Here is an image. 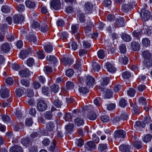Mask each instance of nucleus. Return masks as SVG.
Wrapping results in <instances>:
<instances>
[{
    "instance_id": "obj_1",
    "label": "nucleus",
    "mask_w": 152,
    "mask_h": 152,
    "mask_svg": "<svg viewBox=\"0 0 152 152\" xmlns=\"http://www.w3.org/2000/svg\"><path fill=\"white\" fill-rule=\"evenodd\" d=\"M126 132L122 129H119L116 131L114 134V137L117 141H120L122 138H125Z\"/></svg>"
},
{
    "instance_id": "obj_2",
    "label": "nucleus",
    "mask_w": 152,
    "mask_h": 152,
    "mask_svg": "<svg viewBox=\"0 0 152 152\" xmlns=\"http://www.w3.org/2000/svg\"><path fill=\"white\" fill-rule=\"evenodd\" d=\"M137 4L135 2H133L132 4L129 2L125 3L122 5L121 10L124 12H128L131 11V9L133 8L134 6H135Z\"/></svg>"
},
{
    "instance_id": "obj_3",
    "label": "nucleus",
    "mask_w": 152,
    "mask_h": 152,
    "mask_svg": "<svg viewBox=\"0 0 152 152\" xmlns=\"http://www.w3.org/2000/svg\"><path fill=\"white\" fill-rule=\"evenodd\" d=\"M37 105V108L39 111H44L47 107V104L45 101L42 99L38 100Z\"/></svg>"
},
{
    "instance_id": "obj_4",
    "label": "nucleus",
    "mask_w": 152,
    "mask_h": 152,
    "mask_svg": "<svg viewBox=\"0 0 152 152\" xmlns=\"http://www.w3.org/2000/svg\"><path fill=\"white\" fill-rule=\"evenodd\" d=\"M12 46L11 45L7 42H5L2 44L0 47L1 51L5 53H7L10 50Z\"/></svg>"
},
{
    "instance_id": "obj_5",
    "label": "nucleus",
    "mask_w": 152,
    "mask_h": 152,
    "mask_svg": "<svg viewBox=\"0 0 152 152\" xmlns=\"http://www.w3.org/2000/svg\"><path fill=\"white\" fill-rule=\"evenodd\" d=\"M94 23L91 21H87L86 26L84 27L85 33L87 35H88L91 31L92 28L94 26Z\"/></svg>"
},
{
    "instance_id": "obj_6",
    "label": "nucleus",
    "mask_w": 152,
    "mask_h": 152,
    "mask_svg": "<svg viewBox=\"0 0 152 152\" xmlns=\"http://www.w3.org/2000/svg\"><path fill=\"white\" fill-rule=\"evenodd\" d=\"M140 15L142 19L144 20H147L150 16V12L148 10L143 9L141 10Z\"/></svg>"
},
{
    "instance_id": "obj_7",
    "label": "nucleus",
    "mask_w": 152,
    "mask_h": 152,
    "mask_svg": "<svg viewBox=\"0 0 152 152\" xmlns=\"http://www.w3.org/2000/svg\"><path fill=\"white\" fill-rule=\"evenodd\" d=\"M55 124L54 122L50 121L46 124V130L48 132L52 134L55 129Z\"/></svg>"
},
{
    "instance_id": "obj_8",
    "label": "nucleus",
    "mask_w": 152,
    "mask_h": 152,
    "mask_svg": "<svg viewBox=\"0 0 152 152\" xmlns=\"http://www.w3.org/2000/svg\"><path fill=\"white\" fill-rule=\"evenodd\" d=\"M86 77V83L89 87L93 86L94 85L95 79L92 76L87 75Z\"/></svg>"
},
{
    "instance_id": "obj_9",
    "label": "nucleus",
    "mask_w": 152,
    "mask_h": 152,
    "mask_svg": "<svg viewBox=\"0 0 152 152\" xmlns=\"http://www.w3.org/2000/svg\"><path fill=\"white\" fill-rule=\"evenodd\" d=\"M13 20L15 23H21L24 20V17L21 15H15L13 16Z\"/></svg>"
},
{
    "instance_id": "obj_10",
    "label": "nucleus",
    "mask_w": 152,
    "mask_h": 152,
    "mask_svg": "<svg viewBox=\"0 0 152 152\" xmlns=\"http://www.w3.org/2000/svg\"><path fill=\"white\" fill-rule=\"evenodd\" d=\"M109 81V78L108 77H106L103 78L101 85L98 87L99 89L102 91H103L105 89V87H104L107 85Z\"/></svg>"
},
{
    "instance_id": "obj_11",
    "label": "nucleus",
    "mask_w": 152,
    "mask_h": 152,
    "mask_svg": "<svg viewBox=\"0 0 152 152\" xmlns=\"http://www.w3.org/2000/svg\"><path fill=\"white\" fill-rule=\"evenodd\" d=\"M51 7L55 10H58L61 7V2L60 0H53L51 2Z\"/></svg>"
},
{
    "instance_id": "obj_12",
    "label": "nucleus",
    "mask_w": 152,
    "mask_h": 152,
    "mask_svg": "<svg viewBox=\"0 0 152 152\" xmlns=\"http://www.w3.org/2000/svg\"><path fill=\"white\" fill-rule=\"evenodd\" d=\"M96 145L94 142L91 141L88 142L85 145V149L88 151L94 149Z\"/></svg>"
},
{
    "instance_id": "obj_13",
    "label": "nucleus",
    "mask_w": 152,
    "mask_h": 152,
    "mask_svg": "<svg viewBox=\"0 0 152 152\" xmlns=\"http://www.w3.org/2000/svg\"><path fill=\"white\" fill-rule=\"evenodd\" d=\"M118 61L120 64L126 65L128 62V59L126 56L124 55H121L119 56Z\"/></svg>"
},
{
    "instance_id": "obj_14",
    "label": "nucleus",
    "mask_w": 152,
    "mask_h": 152,
    "mask_svg": "<svg viewBox=\"0 0 152 152\" xmlns=\"http://www.w3.org/2000/svg\"><path fill=\"white\" fill-rule=\"evenodd\" d=\"M9 91L8 90L4 87L2 88L0 91L1 96L3 98L9 96Z\"/></svg>"
},
{
    "instance_id": "obj_15",
    "label": "nucleus",
    "mask_w": 152,
    "mask_h": 152,
    "mask_svg": "<svg viewBox=\"0 0 152 152\" xmlns=\"http://www.w3.org/2000/svg\"><path fill=\"white\" fill-rule=\"evenodd\" d=\"M115 24L119 27H123L124 25V19L123 18H118L115 20Z\"/></svg>"
},
{
    "instance_id": "obj_16",
    "label": "nucleus",
    "mask_w": 152,
    "mask_h": 152,
    "mask_svg": "<svg viewBox=\"0 0 152 152\" xmlns=\"http://www.w3.org/2000/svg\"><path fill=\"white\" fill-rule=\"evenodd\" d=\"M84 6V10L86 13L88 14L91 12L93 6L91 3L89 2L86 3Z\"/></svg>"
},
{
    "instance_id": "obj_17",
    "label": "nucleus",
    "mask_w": 152,
    "mask_h": 152,
    "mask_svg": "<svg viewBox=\"0 0 152 152\" xmlns=\"http://www.w3.org/2000/svg\"><path fill=\"white\" fill-rule=\"evenodd\" d=\"M100 68V65L94 61L92 62L91 70L93 72H98Z\"/></svg>"
},
{
    "instance_id": "obj_18",
    "label": "nucleus",
    "mask_w": 152,
    "mask_h": 152,
    "mask_svg": "<svg viewBox=\"0 0 152 152\" xmlns=\"http://www.w3.org/2000/svg\"><path fill=\"white\" fill-rule=\"evenodd\" d=\"M36 33H29L28 36V39L31 42H33L34 44L36 42Z\"/></svg>"
},
{
    "instance_id": "obj_19",
    "label": "nucleus",
    "mask_w": 152,
    "mask_h": 152,
    "mask_svg": "<svg viewBox=\"0 0 152 152\" xmlns=\"http://www.w3.org/2000/svg\"><path fill=\"white\" fill-rule=\"evenodd\" d=\"M19 74L21 77H27L29 75V70L28 69L21 70L19 71Z\"/></svg>"
},
{
    "instance_id": "obj_20",
    "label": "nucleus",
    "mask_w": 152,
    "mask_h": 152,
    "mask_svg": "<svg viewBox=\"0 0 152 152\" xmlns=\"http://www.w3.org/2000/svg\"><path fill=\"white\" fill-rule=\"evenodd\" d=\"M119 148L122 152H129L130 151V146L128 145H122Z\"/></svg>"
},
{
    "instance_id": "obj_21",
    "label": "nucleus",
    "mask_w": 152,
    "mask_h": 152,
    "mask_svg": "<svg viewBox=\"0 0 152 152\" xmlns=\"http://www.w3.org/2000/svg\"><path fill=\"white\" fill-rule=\"evenodd\" d=\"M142 56L144 58V59L151 58V54L149 51L147 50L142 51Z\"/></svg>"
},
{
    "instance_id": "obj_22",
    "label": "nucleus",
    "mask_w": 152,
    "mask_h": 152,
    "mask_svg": "<svg viewBox=\"0 0 152 152\" xmlns=\"http://www.w3.org/2000/svg\"><path fill=\"white\" fill-rule=\"evenodd\" d=\"M143 63L145 67H152V59L151 58L144 59Z\"/></svg>"
},
{
    "instance_id": "obj_23",
    "label": "nucleus",
    "mask_w": 152,
    "mask_h": 152,
    "mask_svg": "<svg viewBox=\"0 0 152 152\" xmlns=\"http://www.w3.org/2000/svg\"><path fill=\"white\" fill-rule=\"evenodd\" d=\"M75 124L78 126H82L84 124V119L81 118H77L74 120Z\"/></svg>"
},
{
    "instance_id": "obj_24",
    "label": "nucleus",
    "mask_w": 152,
    "mask_h": 152,
    "mask_svg": "<svg viewBox=\"0 0 152 152\" xmlns=\"http://www.w3.org/2000/svg\"><path fill=\"white\" fill-rule=\"evenodd\" d=\"M106 66L107 71L110 72H114L116 70L115 68L110 63H107Z\"/></svg>"
},
{
    "instance_id": "obj_25",
    "label": "nucleus",
    "mask_w": 152,
    "mask_h": 152,
    "mask_svg": "<svg viewBox=\"0 0 152 152\" xmlns=\"http://www.w3.org/2000/svg\"><path fill=\"white\" fill-rule=\"evenodd\" d=\"M10 152H23L21 148L18 145H15L10 149Z\"/></svg>"
},
{
    "instance_id": "obj_26",
    "label": "nucleus",
    "mask_w": 152,
    "mask_h": 152,
    "mask_svg": "<svg viewBox=\"0 0 152 152\" xmlns=\"http://www.w3.org/2000/svg\"><path fill=\"white\" fill-rule=\"evenodd\" d=\"M62 61L63 63L65 65H68L72 64L73 60L70 58L65 57L63 58Z\"/></svg>"
},
{
    "instance_id": "obj_27",
    "label": "nucleus",
    "mask_w": 152,
    "mask_h": 152,
    "mask_svg": "<svg viewBox=\"0 0 152 152\" xmlns=\"http://www.w3.org/2000/svg\"><path fill=\"white\" fill-rule=\"evenodd\" d=\"M29 52L27 50H24L21 51L20 54V58L23 59L26 58L28 55Z\"/></svg>"
},
{
    "instance_id": "obj_28",
    "label": "nucleus",
    "mask_w": 152,
    "mask_h": 152,
    "mask_svg": "<svg viewBox=\"0 0 152 152\" xmlns=\"http://www.w3.org/2000/svg\"><path fill=\"white\" fill-rule=\"evenodd\" d=\"M51 92L54 93H57L59 90V88L58 86L56 84H54L52 85L50 87Z\"/></svg>"
},
{
    "instance_id": "obj_29",
    "label": "nucleus",
    "mask_w": 152,
    "mask_h": 152,
    "mask_svg": "<svg viewBox=\"0 0 152 152\" xmlns=\"http://www.w3.org/2000/svg\"><path fill=\"white\" fill-rule=\"evenodd\" d=\"M25 3L26 7L30 9L32 8L35 6L34 2L30 0L26 1Z\"/></svg>"
},
{
    "instance_id": "obj_30",
    "label": "nucleus",
    "mask_w": 152,
    "mask_h": 152,
    "mask_svg": "<svg viewBox=\"0 0 152 152\" xmlns=\"http://www.w3.org/2000/svg\"><path fill=\"white\" fill-rule=\"evenodd\" d=\"M47 58L48 60L51 61L52 63L53 64L56 63L58 61L57 58L54 56H48L47 57Z\"/></svg>"
},
{
    "instance_id": "obj_31",
    "label": "nucleus",
    "mask_w": 152,
    "mask_h": 152,
    "mask_svg": "<svg viewBox=\"0 0 152 152\" xmlns=\"http://www.w3.org/2000/svg\"><path fill=\"white\" fill-rule=\"evenodd\" d=\"M132 49L134 51H138L140 49V45L139 43L135 42H133L131 43Z\"/></svg>"
},
{
    "instance_id": "obj_32",
    "label": "nucleus",
    "mask_w": 152,
    "mask_h": 152,
    "mask_svg": "<svg viewBox=\"0 0 152 152\" xmlns=\"http://www.w3.org/2000/svg\"><path fill=\"white\" fill-rule=\"evenodd\" d=\"M87 117L91 120H94L97 117L95 113L94 112H91L87 115Z\"/></svg>"
},
{
    "instance_id": "obj_33",
    "label": "nucleus",
    "mask_w": 152,
    "mask_h": 152,
    "mask_svg": "<svg viewBox=\"0 0 152 152\" xmlns=\"http://www.w3.org/2000/svg\"><path fill=\"white\" fill-rule=\"evenodd\" d=\"M84 61V59H82L80 60H79L78 61L74 64V68L75 69H81V63L83 64Z\"/></svg>"
},
{
    "instance_id": "obj_34",
    "label": "nucleus",
    "mask_w": 152,
    "mask_h": 152,
    "mask_svg": "<svg viewBox=\"0 0 152 152\" xmlns=\"http://www.w3.org/2000/svg\"><path fill=\"white\" fill-rule=\"evenodd\" d=\"M40 25L37 22H34L31 25L32 28L35 29L36 30L38 31L40 30Z\"/></svg>"
},
{
    "instance_id": "obj_35",
    "label": "nucleus",
    "mask_w": 152,
    "mask_h": 152,
    "mask_svg": "<svg viewBox=\"0 0 152 152\" xmlns=\"http://www.w3.org/2000/svg\"><path fill=\"white\" fill-rule=\"evenodd\" d=\"M44 116L45 119L50 120L52 119L53 115L50 112L47 111L44 113Z\"/></svg>"
},
{
    "instance_id": "obj_36",
    "label": "nucleus",
    "mask_w": 152,
    "mask_h": 152,
    "mask_svg": "<svg viewBox=\"0 0 152 152\" xmlns=\"http://www.w3.org/2000/svg\"><path fill=\"white\" fill-rule=\"evenodd\" d=\"M123 78L124 80L128 79L131 77V73L128 71H126L122 73Z\"/></svg>"
},
{
    "instance_id": "obj_37",
    "label": "nucleus",
    "mask_w": 152,
    "mask_h": 152,
    "mask_svg": "<svg viewBox=\"0 0 152 152\" xmlns=\"http://www.w3.org/2000/svg\"><path fill=\"white\" fill-rule=\"evenodd\" d=\"M98 57L100 59L104 58L105 56V53L104 50L102 49L99 50L97 52Z\"/></svg>"
},
{
    "instance_id": "obj_38",
    "label": "nucleus",
    "mask_w": 152,
    "mask_h": 152,
    "mask_svg": "<svg viewBox=\"0 0 152 152\" xmlns=\"http://www.w3.org/2000/svg\"><path fill=\"white\" fill-rule=\"evenodd\" d=\"M106 49H107L108 52H110L111 55H113L114 54L115 49L110 44V45L107 46Z\"/></svg>"
},
{
    "instance_id": "obj_39",
    "label": "nucleus",
    "mask_w": 152,
    "mask_h": 152,
    "mask_svg": "<svg viewBox=\"0 0 152 152\" xmlns=\"http://www.w3.org/2000/svg\"><path fill=\"white\" fill-rule=\"evenodd\" d=\"M48 28L47 25L45 24H42L40 26V31L43 32H46L48 31Z\"/></svg>"
},
{
    "instance_id": "obj_40",
    "label": "nucleus",
    "mask_w": 152,
    "mask_h": 152,
    "mask_svg": "<svg viewBox=\"0 0 152 152\" xmlns=\"http://www.w3.org/2000/svg\"><path fill=\"white\" fill-rule=\"evenodd\" d=\"M5 82L9 86H12L14 83V80L13 79L9 77L6 79Z\"/></svg>"
},
{
    "instance_id": "obj_41",
    "label": "nucleus",
    "mask_w": 152,
    "mask_h": 152,
    "mask_svg": "<svg viewBox=\"0 0 152 152\" xmlns=\"http://www.w3.org/2000/svg\"><path fill=\"white\" fill-rule=\"evenodd\" d=\"M142 43L143 46L145 47H147L150 44V41L148 39L145 38L142 39Z\"/></svg>"
},
{
    "instance_id": "obj_42",
    "label": "nucleus",
    "mask_w": 152,
    "mask_h": 152,
    "mask_svg": "<svg viewBox=\"0 0 152 152\" xmlns=\"http://www.w3.org/2000/svg\"><path fill=\"white\" fill-rule=\"evenodd\" d=\"M122 39L125 41L129 42L131 40V37L130 36L126 34H123L121 36Z\"/></svg>"
},
{
    "instance_id": "obj_43",
    "label": "nucleus",
    "mask_w": 152,
    "mask_h": 152,
    "mask_svg": "<svg viewBox=\"0 0 152 152\" xmlns=\"http://www.w3.org/2000/svg\"><path fill=\"white\" fill-rule=\"evenodd\" d=\"M44 49L46 52L50 53L52 52L53 48L52 45L50 44L44 46Z\"/></svg>"
},
{
    "instance_id": "obj_44",
    "label": "nucleus",
    "mask_w": 152,
    "mask_h": 152,
    "mask_svg": "<svg viewBox=\"0 0 152 152\" xmlns=\"http://www.w3.org/2000/svg\"><path fill=\"white\" fill-rule=\"evenodd\" d=\"M79 25L77 24H73L72 26L71 29L73 34H75L77 32L78 30Z\"/></svg>"
},
{
    "instance_id": "obj_45",
    "label": "nucleus",
    "mask_w": 152,
    "mask_h": 152,
    "mask_svg": "<svg viewBox=\"0 0 152 152\" xmlns=\"http://www.w3.org/2000/svg\"><path fill=\"white\" fill-rule=\"evenodd\" d=\"M74 127V125L70 124L68 125H67L66 127V130L68 133H71L72 131V129Z\"/></svg>"
},
{
    "instance_id": "obj_46",
    "label": "nucleus",
    "mask_w": 152,
    "mask_h": 152,
    "mask_svg": "<svg viewBox=\"0 0 152 152\" xmlns=\"http://www.w3.org/2000/svg\"><path fill=\"white\" fill-rule=\"evenodd\" d=\"M44 52L39 50L37 52V55L38 58L39 59H42L44 58L45 55H44Z\"/></svg>"
},
{
    "instance_id": "obj_47",
    "label": "nucleus",
    "mask_w": 152,
    "mask_h": 152,
    "mask_svg": "<svg viewBox=\"0 0 152 152\" xmlns=\"http://www.w3.org/2000/svg\"><path fill=\"white\" fill-rule=\"evenodd\" d=\"M134 146L137 149L142 148V145L141 141H137L134 144Z\"/></svg>"
},
{
    "instance_id": "obj_48",
    "label": "nucleus",
    "mask_w": 152,
    "mask_h": 152,
    "mask_svg": "<svg viewBox=\"0 0 152 152\" xmlns=\"http://www.w3.org/2000/svg\"><path fill=\"white\" fill-rule=\"evenodd\" d=\"M79 92L83 94H86L89 92V90L86 87H80L79 89Z\"/></svg>"
},
{
    "instance_id": "obj_49",
    "label": "nucleus",
    "mask_w": 152,
    "mask_h": 152,
    "mask_svg": "<svg viewBox=\"0 0 152 152\" xmlns=\"http://www.w3.org/2000/svg\"><path fill=\"white\" fill-rule=\"evenodd\" d=\"M12 126L15 131H18L19 129L22 127L21 124H13Z\"/></svg>"
},
{
    "instance_id": "obj_50",
    "label": "nucleus",
    "mask_w": 152,
    "mask_h": 152,
    "mask_svg": "<svg viewBox=\"0 0 152 152\" xmlns=\"http://www.w3.org/2000/svg\"><path fill=\"white\" fill-rule=\"evenodd\" d=\"M135 93V90L133 88H130L127 91L128 95L130 96H133Z\"/></svg>"
},
{
    "instance_id": "obj_51",
    "label": "nucleus",
    "mask_w": 152,
    "mask_h": 152,
    "mask_svg": "<svg viewBox=\"0 0 152 152\" xmlns=\"http://www.w3.org/2000/svg\"><path fill=\"white\" fill-rule=\"evenodd\" d=\"M54 104L56 107L60 108L62 105V102L59 99H57L54 100Z\"/></svg>"
},
{
    "instance_id": "obj_52",
    "label": "nucleus",
    "mask_w": 152,
    "mask_h": 152,
    "mask_svg": "<svg viewBox=\"0 0 152 152\" xmlns=\"http://www.w3.org/2000/svg\"><path fill=\"white\" fill-rule=\"evenodd\" d=\"M56 146V141L55 140H52L51 145L49 147V150L50 151H53L55 150Z\"/></svg>"
},
{
    "instance_id": "obj_53",
    "label": "nucleus",
    "mask_w": 152,
    "mask_h": 152,
    "mask_svg": "<svg viewBox=\"0 0 152 152\" xmlns=\"http://www.w3.org/2000/svg\"><path fill=\"white\" fill-rule=\"evenodd\" d=\"M34 60L31 58H28L26 62L27 64L29 66H33L34 64Z\"/></svg>"
},
{
    "instance_id": "obj_54",
    "label": "nucleus",
    "mask_w": 152,
    "mask_h": 152,
    "mask_svg": "<svg viewBox=\"0 0 152 152\" xmlns=\"http://www.w3.org/2000/svg\"><path fill=\"white\" fill-rule=\"evenodd\" d=\"M100 119L103 122H105L108 121L110 119L109 117L106 115H103L100 116Z\"/></svg>"
},
{
    "instance_id": "obj_55",
    "label": "nucleus",
    "mask_w": 152,
    "mask_h": 152,
    "mask_svg": "<svg viewBox=\"0 0 152 152\" xmlns=\"http://www.w3.org/2000/svg\"><path fill=\"white\" fill-rule=\"evenodd\" d=\"M112 92L111 90L107 89L106 91L105 97L106 98H110L112 97Z\"/></svg>"
},
{
    "instance_id": "obj_56",
    "label": "nucleus",
    "mask_w": 152,
    "mask_h": 152,
    "mask_svg": "<svg viewBox=\"0 0 152 152\" xmlns=\"http://www.w3.org/2000/svg\"><path fill=\"white\" fill-rule=\"evenodd\" d=\"M23 93V91L21 88H18L17 89L15 92V94L18 96L20 97L22 96Z\"/></svg>"
},
{
    "instance_id": "obj_57",
    "label": "nucleus",
    "mask_w": 152,
    "mask_h": 152,
    "mask_svg": "<svg viewBox=\"0 0 152 152\" xmlns=\"http://www.w3.org/2000/svg\"><path fill=\"white\" fill-rule=\"evenodd\" d=\"M120 117L121 120H126L128 117V115L126 113L124 112L121 114Z\"/></svg>"
},
{
    "instance_id": "obj_58",
    "label": "nucleus",
    "mask_w": 152,
    "mask_h": 152,
    "mask_svg": "<svg viewBox=\"0 0 152 152\" xmlns=\"http://www.w3.org/2000/svg\"><path fill=\"white\" fill-rule=\"evenodd\" d=\"M17 10L19 12H23L25 10L24 6L22 4H20L18 5L16 8Z\"/></svg>"
},
{
    "instance_id": "obj_59",
    "label": "nucleus",
    "mask_w": 152,
    "mask_h": 152,
    "mask_svg": "<svg viewBox=\"0 0 152 152\" xmlns=\"http://www.w3.org/2000/svg\"><path fill=\"white\" fill-rule=\"evenodd\" d=\"M76 143L78 146L81 147L83 145L84 141L82 139L80 138L76 140Z\"/></svg>"
},
{
    "instance_id": "obj_60",
    "label": "nucleus",
    "mask_w": 152,
    "mask_h": 152,
    "mask_svg": "<svg viewBox=\"0 0 152 152\" xmlns=\"http://www.w3.org/2000/svg\"><path fill=\"white\" fill-rule=\"evenodd\" d=\"M152 135L150 134H147L145 136L144 139V141L147 143L151 140Z\"/></svg>"
},
{
    "instance_id": "obj_61",
    "label": "nucleus",
    "mask_w": 152,
    "mask_h": 152,
    "mask_svg": "<svg viewBox=\"0 0 152 152\" xmlns=\"http://www.w3.org/2000/svg\"><path fill=\"white\" fill-rule=\"evenodd\" d=\"M21 143L23 145L26 146L27 145L29 142V140L28 138L23 139L21 141Z\"/></svg>"
},
{
    "instance_id": "obj_62",
    "label": "nucleus",
    "mask_w": 152,
    "mask_h": 152,
    "mask_svg": "<svg viewBox=\"0 0 152 152\" xmlns=\"http://www.w3.org/2000/svg\"><path fill=\"white\" fill-rule=\"evenodd\" d=\"M1 10L3 12L7 13L10 12V10L7 6H4L2 7Z\"/></svg>"
},
{
    "instance_id": "obj_63",
    "label": "nucleus",
    "mask_w": 152,
    "mask_h": 152,
    "mask_svg": "<svg viewBox=\"0 0 152 152\" xmlns=\"http://www.w3.org/2000/svg\"><path fill=\"white\" fill-rule=\"evenodd\" d=\"M144 29H145L146 31V34L148 35H150L151 33V27H148L146 26H144Z\"/></svg>"
},
{
    "instance_id": "obj_64",
    "label": "nucleus",
    "mask_w": 152,
    "mask_h": 152,
    "mask_svg": "<svg viewBox=\"0 0 152 152\" xmlns=\"http://www.w3.org/2000/svg\"><path fill=\"white\" fill-rule=\"evenodd\" d=\"M66 87L67 89H73L74 87V85L72 82L68 81L66 83Z\"/></svg>"
}]
</instances>
